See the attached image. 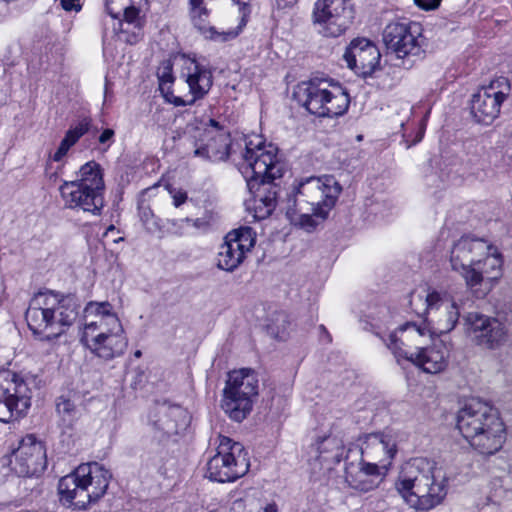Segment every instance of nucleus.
I'll use <instances>...</instances> for the list:
<instances>
[{
    "mask_svg": "<svg viewBox=\"0 0 512 512\" xmlns=\"http://www.w3.org/2000/svg\"><path fill=\"white\" fill-rule=\"evenodd\" d=\"M242 173L246 177L247 187L254 194L255 218L265 219L275 210L279 197V184L285 165L278 157V148L265 144L260 138L256 142L245 143Z\"/></svg>",
    "mask_w": 512,
    "mask_h": 512,
    "instance_id": "f257e3e1",
    "label": "nucleus"
},
{
    "mask_svg": "<svg viewBox=\"0 0 512 512\" xmlns=\"http://www.w3.org/2000/svg\"><path fill=\"white\" fill-rule=\"evenodd\" d=\"M341 192L332 175L302 178L281 200L282 209L292 224L312 232L328 218Z\"/></svg>",
    "mask_w": 512,
    "mask_h": 512,
    "instance_id": "f03ea898",
    "label": "nucleus"
},
{
    "mask_svg": "<svg viewBox=\"0 0 512 512\" xmlns=\"http://www.w3.org/2000/svg\"><path fill=\"white\" fill-rule=\"evenodd\" d=\"M395 488L411 508L422 511L440 504L447 494L442 469L435 461L422 457L403 464Z\"/></svg>",
    "mask_w": 512,
    "mask_h": 512,
    "instance_id": "7ed1b4c3",
    "label": "nucleus"
},
{
    "mask_svg": "<svg viewBox=\"0 0 512 512\" xmlns=\"http://www.w3.org/2000/svg\"><path fill=\"white\" fill-rule=\"evenodd\" d=\"M456 427L469 445L484 456L497 453L506 441V427L497 409L471 399L457 413Z\"/></svg>",
    "mask_w": 512,
    "mask_h": 512,
    "instance_id": "20e7f679",
    "label": "nucleus"
},
{
    "mask_svg": "<svg viewBox=\"0 0 512 512\" xmlns=\"http://www.w3.org/2000/svg\"><path fill=\"white\" fill-rule=\"evenodd\" d=\"M79 310L80 304L74 295L40 291L30 300L25 319L33 334L52 340L76 321Z\"/></svg>",
    "mask_w": 512,
    "mask_h": 512,
    "instance_id": "39448f33",
    "label": "nucleus"
},
{
    "mask_svg": "<svg viewBox=\"0 0 512 512\" xmlns=\"http://www.w3.org/2000/svg\"><path fill=\"white\" fill-rule=\"evenodd\" d=\"M111 477L110 471L101 464L83 463L59 480L60 501L77 510L86 509L106 493Z\"/></svg>",
    "mask_w": 512,
    "mask_h": 512,
    "instance_id": "423d86ee",
    "label": "nucleus"
},
{
    "mask_svg": "<svg viewBox=\"0 0 512 512\" xmlns=\"http://www.w3.org/2000/svg\"><path fill=\"white\" fill-rule=\"evenodd\" d=\"M259 380L257 373L249 368L233 370L223 389L221 408L235 422H242L251 413L258 396Z\"/></svg>",
    "mask_w": 512,
    "mask_h": 512,
    "instance_id": "0eeeda50",
    "label": "nucleus"
},
{
    "mask_svg": "<svg viewBox=\"0 0 512 512\" xmlns=\"http://www.w3.org/2000/svg\"><path fill=\"white\" fill-rule=\"evenodd\" d=\"M180 78L185 81L189 87L190 99H184L174 95L169 91H165V85L171 84L174 80L172 66L170 63L165 64L158 73L159 85L166 100L175 106H187L194 104L197 100L202 99L208 94L213 85L212 71L205 65L199 63L194 58H184L180 72Z\"/></svg>",
    "mask_w": 512,
    "mask_h": 512,
    "instance_id": "6e6552de",
    "label": "nucleus"
},
{
    "mask_svg": "<svg viewBox=\"0 0 512 512\" xmlns=\"http://www.w3.org/2000/svg\"><path fill=\"white\" fill-rule=\"evenodd\" d=\"M216 454L206 464L205 476L214 482H234L250 468L248 451L243 444L223 435L217 437Z\"/></svg>",
    "mask_w": 512,
    "mask_h": 512,
    "instance_id": "1a4fd4ad",
    "label": "nucleus"
},
{
    "mask_svg": "<svg viewBox=\"0 0 512 512\" xmlns=\"http://www.w3.org/2000/svg\"><path fill=\"white\" fill-rule=\"evenodd\" d=\"M107 320L85 323L81 337V342L93 354L106 361L121 356L128 345L118 317L108 316Z\"/></svg>",
    "mask_w": 512,
    "mask_h": 512,
    "instance_id": "9d476101",
    "label": "nucleus"
},
{
    "mask_svg": "<svg viewBox=\"0 0 512 512\" xmlns=\"http://www.w3.org/2000/svg\"><path fill=\"white\" fill-rule=\"evenodd\" d=\"M422 35L420 26L412 22H391L383 31V42L388 53L402 60V67L409 69L416 59L422 57Z\"/></svg>",
    "mask_w": 512,
    "mask_h": 512,
    "instance_id": "9b49d317",
    "label": "nucleus"
},
{
    "mask_svg": "<svg viewBox=\"0 0 512 512\" xmlns=\"http://www.w3.org/2000/svg\"><path fill=\"white\" fill-rule=\"evenodd\" d=\"M355 17L350 0H317L312 10V23L324 37H339Z\"/></svg>",
    "mask_w": 512,
    "mask_h": 512,
    "instance_id": "f8f14e48",
    "label": "nucleus"
},
{
    "mask_svg": "<svg viewBox=\"0 0 512 512\" xmlns=\"http://www.w3.org/2000/svg\"><path fill=\"white\" fill-rule=\"evenodd\" d=\"M510 91L509 80L502 76L481 86L470 100V110L474 120L483 125L492 124L499 117L501 107Z\"/></svg>",
    "mask_w": 512,
    "mask_h": 512,
    "instance_id": "ddd939ff",
    "label": "nucleus"
},
{
    "mask_svg": "<svg viewBox=\"0 0 512 512\" xmlns=\"http://www.w3.org/2000/svg\"><path fill=\"white\" fill-rule=\"evenodd\" d=\"M467 334L482 348L496 350L508 340L506 325L496 317L479 312H469L463 316Z\"/></svg>",
    "mask_w": 512,
    "mask_h": 512,
    "instance_id": "4468645a",
    "label": "nucleus"
},
{
    "mask_svg": "<svg viewBox=\"0 0 512 512\" xmlns=\"http://www.w3.org/2000/svg\"><path fill=\"white\" fill-rule=\"evenodd\" d=\"M31 390L16 373H0V421L8 422L14 413H24L31 405Z\"/></svg>",
    "mask_w": 512,
    "mask_h": 512,
    "instance_id": "2eb2a0df",
    "label": "nucleus"
},
{
    "mask_svg": "<svg viewBox=\"0 0 512 512\" xmlns=\"http://www.w3.org/2000/svg\"><path fill=\"white\" fill-rule=\"evenodd\" d=\"M344 461L345 481L351 488L367 492L378 485L382 477L381 468L379 464L363 459L359 445L352 444L347 448Z\"/></svg>",
    "mask_w": 512,
    "mask_h": 512,
    "instance_id": "dca6fc26",
    "label": "nucleus"
},
{
    "mask_svg": "<svg viewBox=\"0 0 512 512\" xmlns=\"http://www.w3.org/2000/svg\"><path fill=\"white\" fill-rule=\"evenodd\" d=\"M230 148V133L214 119H210L205 129L198 130L194 135L195 157L213 162L225 161L229 157Z\"/></svg>",
    "mask_w": 512,
    "mask_h": 512,
    "instance_id": "f3484780",
    "label": "nucleus"
},
{
    "mask_svg": "<svg viewBox=\"0 0 512 512\" xmlns=\"http://www.w3.org/2000/svg\"><path fill=\"white\" fill-rule=\"evenodd\" d=\"M425 305L427 320L432 324V334H446L455 328L460 311L456 302L447 293H428L425 296Z\"/></svg>",
    "mask_w": 512,
    "mask_h": 512,
    "instance_id": "a211bd4d",
    "label": "nucleus"
},
{
    "mask_svg": "<svg viewBox=\"0 0 512 512\" xmlns=\"http://www.w3.org/2000/svg\"><path fill=\"white\" fill-rule=\"evenodd\" d=\"M376 335L386 343L398 363L401 360L411 362L423 348L426 329L414 323H406L390 333L388 339L379 332H376Z\"/></svg>",
    "mask_w": 512,
    "mask_h": 512,
    "instance_id": "6ab92c4d",
    "label": "nucleus"
},
{
    "mask_svg": "<svg viewBox=\"0 0 512 512\" xmlns=\"http://www.w3.org/2000/svg\"><path fill=\"white\" fill-rule=\"evenodd\" d=\"M490 244L482 238L463 236L456 241L451 249L450 263L454 271L467 281L476 265L482 264V257L488 253Z\"/></svg>",
    "mask_w": 512,
    "mask_h": 512,
    "instance_id": "aec40b11",
    "label": "nucleus"
},
{
    "mask_svg": "<svg viewBox=\"0 0 512 512\" xmlns=\"http://www.w3.org/2000/svg\"><path fill=\"white\" fill-rule=\"evenodd\" d=\"M13 469L19 476L31 477L42 473L47 466L46 450L34 435H26L13 450Z\"/></svg>",
    "mask_w": 512,
    "mask_h": 512,
    "instance_id": "412c9836",
    "label": "nucleus"
},
{
    "mask_svg": "<svg viewBox=\"0 0 512 512\" xmlns=\"http://www.w3.org/2000/svg\"><path fill=\"white\" fill-rule=\"evenodd\" d=\"M503 260L497 248L490 244V249L482 257V264L476 265L470 276H467L466 285L477 298L485 297L492 289L494 282L502 274Z\"/></svg>",
    "mask_w": 512,
    "mask_h": 512,
    "instance_id": "4be33fe9",
    "label": "nucleus"
},
{
    "mask_svg": "<svg viewBox=\"0 0 512 512\" xmlns=\"http://www.w3.org/2000/svg\"><path fill=\"white\" fill-rule=\"evenodd\" d=\"M343 58L347 66L362 77L371 76L380 65L378 47L367 38H356L347 47Z\"/></svg>",
    "mask_w": 512,
    "mask_h": 512,
    "instance_id": "5701e85b",
    "label": "nucleus"
},
{
    "mask_svg": "<svg viewBox=\"0 0 512 512\" xmlns=\"http://www.w3.org/2000/svg\"><path fill=\"white\" fill-rule=\"evenodd\" d=\"M64 206L98 216L105 205L104 195L78 186L76 182L63 181L59 187Z\"/></svg>",
    "mask_w": 512,
    "mask_h": 512,
    "instance_id": "b1692460",
    "label": "nucleus"
},
{
    "mask_svg": "<svg viewBox=\"0 0 512 512\" xmlns=\"http://www.w3.org/2000/svg\"><path fill=\"white\" fill-rule=\"evenodd\" d=\"M330 82L327 79H312L297 85L294 91L295 100L306 110L318 117L325 111V101L328 97Z\"/></svg>",
    "mask_w": 512,
    "mask_h": 512,
    "instance_id": "393cba45",
    "label": "nucleus"
},
{
    "mask_svg": "<svg viewBox=\"0 0 512 512\" xmlns=\"http://www.w3.org/2000/svg\"><path fill=\"white\" fill-rule=\"evenodd\" d=\"M366 456L379 464L380 468L387 469L395 456L396 439L391 431L371 433L365 436L364 446H359Z\"/></svg>",
    "mask_w": 512,
    "mask_h": 512,
    "instance_id": "a878e982",
    "label": "nucleus"
},
{
    "mask_svg": "<svg viewBox=\"0 0 512 512\" xmlns=\"http://www.w3.org/2000/svg\"><path fill=\"white\" fill-rule=\"evenodd\" d=\"M188 12L191 22L206 38L226 42L236 38L239 35V30H227L219 32L208 23L209 10L207 9L204 0H187Z\"/></svg>",
    "mask_w": 512,
    "mask_h": 512,
    "instance_id": "bb28decb",
    "label": "nucleus"
},
{
    "mask_svg": "<svg viewBox=\"0 0 512 512\" xmlns=\"http://www.w3.org/2000/svg\"><path fill=\"white\" fill-rule=\"evenodd\" d=\"M156 416L154 426L168 436L184 431L191 420L189 412L179 405L162 404L157 408Z\"/></svg>",
    "mask_w": 512,
    "mask_h": 512,
    "instance_id": "cd10ccee",
    "label": "nucleus"
},
{
    "mask_svg": "<svg viewBox=\"0 0 512 512\" xmlns=\"http://www.w3.org/2000/svg\"><path fill=\"white\" fill-rule=\"evenodd\" d=\"M448 357V349L442 341H439L420 349L411 363L426 373L437 374L447 367Z\"/></svg>",
    "mask_w": 512,
    "mask_h": 512,
    "instance_id": "c85d7f7f",
    "label": "nucleus"
},
{
    "mask_svg": "<svg viewBox=\"0 0 512 512\" xmlns=\"http://www.w3.org/2000/svg\"><path fill=\"white\" fill-rule=\"evenodd\" d=\"M70 182H76L80 187L104 195L105 183L103 170L96 161H89L82 165L76 173V179Z\"/></svg>",
    "mask_w": 512,
    "mask_h": 512,
    "instance_id": "c756f323",
    "label": "nucleus"
},
{
    "mask_svg": "<svg viewBox=\"0 0 512 512\" xmlns=\"http://www.w3.org/2000/svg\"><path fill=\"white\" fill-rule=\"evenodd\" d=\"M328 91V97L325 101V111L321 117H337L343 115L350 104L349 94L339 84H331Z\"/></svg>",
    "mask_w": 512,
    "mask_h": 512,
    "instance_id": "7c9ffc66",
    "label": "nucleus"
},
{
    "mask_svg": "<svg viewBox=\"0 0 512 512\" xmlns=\"http://www.w3.org/2000/svg\"><path fill=\"white\" fill-rule=\"evenodd\" d=\"M317 450L318 461L321 465H325L327 469H331L332 465L340 463L347 451L336 437L324 438L319 443Z\"/></svg>",
    "mask_w": 512,
    "mask_h": 512,
    "instance_id": "2f4dec72",
    "label": "nucleus"
},
{
    "mask_svg": "<svg viewBox=\"0 0 512 512\" xmlns=\"http://www.w3.org/2000/svg\"><path fill=\"white\" fill-rule=\"evenodd\" d=\"M245 257L244 252L239 249V246L225 238L218 249L217 267L221 270L232 272L240 266Z\"/></svg>",
    "mask_w": 512,
    "mask_h": 512,
    "instance_id": "473e14b6",
    "label": "nucleus"
},
{
    "mask_svg": "<svg viewBox=\"0 0 512 512\" xmlns=\"http://www.w3.org/2000/svg\"><path fill=\"white\" fill-rule=\"evenodd\" d=\"M233 244L239 246V249L246 253L251 251L256 243V233L251 227H240L236 230L229 232L226 236Z\"/></svg>",
    "mask_w": 512,
    "mask_h": 512,
    "instance_id": "72a5a7b5",
    "label": "nucleus"
},
{
    "mask_svg": "<svg viewBox=\"0 0 512 512\" xmlns=\"http://www.w3.org/2000/svg\"><path fill=\"white\" fill-rule=\"evenodd\" d=\"M166 456L167 452L162 448L155 451H147L142 456L141 466L148 473L156 472L160 475H164L166 473Z\"/></svg>",
    "mask_w": 512,
    "mask_h": 512,
    "instance_id": "f704fd0d",
    "label": "nucleus"
},
{
    "mask_svg": "<svg viewBox=\"0 0 512 512\" xmlns=\"http://www.w3.org/2000/svg\"><path fill=\"white\" fill-rule=\"evenodd\" d=\"M141 11L139 8L131 5L124 9L123 12V24L127 26H132L133 28L138 30V33H133L134 40L128 39L130 43L137 42L138 36L140 35V31L144 25V19L141 16Z\"/></svg>",
    "mask_w": 512,
    "mask_h": 512,
    "instance_id": "c9c22d12",
    "label": "nucleus"
},
{
    "mask_svg": "<svg viewBox=\"0 0 512 512\" xmlns=\"http://www.w3.org/2000/svg\"><path fill=\"white\" fill-rule=\"evenodd\" d=\"M56 411L64 422L72 423L78 417V409L70 399L60 396L56 400Z\"/></svg>",
    "mask_w": 512,
    "mask_h": 512,
    "instance_id": "e433bc0d",
    "label": "nucleus"
},
{
    "mask_svg": "<svg viewBox=\"0 0 512 512\" xmlns=\"http://www.w3.org/2000/svg\"><path fill=\"white\" fill-rule=\"evenodd\" d=\"M112 306L109 302H89L85 307L86 316L94 314L97 317L96 321H108V316H116L111 312Z\"/></svg>",
    "mask_w": 512,
    "mask_h": 512,
    "instance_id": "4c0bfd02",
    "label": "nucleus"
},
{
    "mask_svg": "<svg viewBox=\"0 0 512 512\" xmlns=\"http://www.w3.org/2000/svg\"><path fill=\"white\" fill-rule=\"evenodd\" d=\"M185 222L205 232L216 222V215L213 211H205L201 217L196 219L186 218Z\"/></svg>",
    "mask_w": 512,
    "mask_h": 512,
    "instance_id": "58836bf2",
    "label": "nucleus"
},
{
    "mask_svg": "<svg viewBox=\"0 0 512 512\" xmlns=\"http://www.w3.org/2000/svg\"><path fill=\"white\" fill-rule=\"evenodd\" d=\"M235 4L239 6V12H240V22L236 28L233 30H239V33L243 29V27L247 23V19L250 15L251 8H250V0H232Z\"/></svg>",
    "mask_w": 512,
    "mask_h": 512,
    "instance_id": "ea45409f",
    "label": "nucleus"
},
{
    "mask_svg": "<svg viewBox=\"0 0 512 512\" xmlns=\"http://www.w3.org/2000/svg\"><path fill=\"white\" fill-rule=\"evenodd\" d=\"M91 127V119L88 117L82 118L75 126L71 127L74 130V133L81 138L84 134H86Z\"/></svg>",
    "mask_w": 512,
    "mask_h": 512,
    "instance_id": "a19ab883",
    "label": "nucleus"
},
{
    "mask_svg": "<svg viewBox=\"0 0 512 512\" xmlns=\"http://www.w3.org/2000/svg\"><path fill=\"white\" fill-rule=\"evenodd\" d=\"M61 7L66 12H80L82 9V1L81 0H61Z\"/></svg>",
    "mask_w": 512,
    "mask_h": 512,
    "instance_id": "79ce46f5",
    "label": "nucleus"
},
{
    "mask_svg": "<svg viewBox=\"0 0 512 512\" xmlns=\"http://www.w3.org/2000/svg\"><path fill=\"white\" fill-rule=\"evenodd\" d=\"M72 146L65 142L63 139L62 141L60 142V145L58 147V149L56 150V152L53 154L52 156V159L56 162H59L61 161L65 156L66 154L68 153L69 149L71 148Z\"/></svg>",
    "mask_w": 512,
    "mask_h": 512,
    "instance_id": "37998d69",
    "label": "nucleus"
},
{
    "mask_svg": "<svg viewBox=\"0 0 512 512\" xmlns=\"http://www.w3.org/2000/svg\"><path fill=\"white\" fill-rule=\"evenodd\" d=\"M442 0H414L415 4L423 10H434L439 7Z\"/></svg>",
    "mask_w": 512,
    "mask_h": 512,
    "instance_id": "c03bdc74",
    "label": "nucleus"
},
{
    "mask_svg": "<svg viewBox=\"0 0 512 512\" xmlns=\"http://www.w3.org/2000/svg\"><path fill=\"white\" fill-rule=\"evenodd\" d=\"M171 194H172V198H173V204L175 207L181 206L187 200V193L185 191L174 190V191H171Z\"/></svg>",
    "mask_w": 512,
    "mask_h": 512,
    "instance_id": "a18cd8bd",
    "label": "nucleus"
},
{
    "mask_svg": "<svg viewBox=\"0 0 512 512\" xmlns=\"http://www.w3.org/2000/svg\"><path fill=\"white\" fill-rule=\"evenodd\" d=\"M114 134H115L114 130H112L110 128L103 130V132L100 134V136L98 138L99 143L106 144V143L110 142L113 139Z\"/></svg>",
    "mask_w": 512,
    "mask_h": 512,
    "instance_id": "49530a36",
    "label": "nucleus"
},
{
    "mask_svg": "<svg viewBox=\"0 0 512 512\" xmlns=\"http://www.w3.org/2000/svg\"><path fill=\"white\" fill-rule=\"evenodd\" d=\"M80 138L74 133L71 128L66 132L63 140L69 143L71 146L75 145Z\"/></svg>",
    "mask_w": 512,
    "mask_h": 512,
    "instance_id": "de8ad7c7",
    "label": "nucleus"
},
{
    "mask_svg": "<svg viewBox=\"0 0 512 512\" xmlns=\"http://www.w3.org/2000/svg\"><path fill=\"white\" fill-rule=\"evenodd\" d=\"M139 214H140L141 220L144 223H146L149 220V218L153 215L152 211L150 210L149 207H143V206H139Z\"/></svg>",
    "mask_w": 512,
    "mask_h": 512,
    "instance_id": "09e8293b",
    "label": "nucleus"
},
{
    "mask_svg": "<svg viewBox=\"0 0 512 512\" xmlns=\"http://www.w3.org/2000/svg\"><path fill=\"white\" fill-rule=\"evenodd\" d=\"M297 0H276L278 8H285L287 6H293Z\"/></svg>",
    "mask_w": 512,
    "mask_h": 512,
    "instance_id": "8fccbe9b",
    "label": "nucleus"
},
{
    "mask_svg": "<svg viewBox=\"0 0 512 512\" xmlns=\"http://www.w3.org/2000/svg\"><path fill=\"white\" fill-rule=\"evenodd\" d=\"M261 512H277V507L274 504H269L264 507Z\"/></svg>",
    "mask_w": 512,
    "mask_h": 512,
    "instance_id": "3c124183",
    "label": "nucleus"
},
{
    "mask_svg": "<svg viewBox=\"0 0 512 512\" xmlns=\"http://www.w3.org/2000/svg\"><path fill=\"white\" fill-rule=\"evenodd\" d=\"M418 298L420 301L422 300V297L420 295H415L414 293L411 295V300H410V303L411 305L413 304L415 298Z\"/></svg>",
    "mask_w": 512,
    "mask_h": 512,
    "instance_id": "603ef678",
    "label": "nucleus"
},
{
    "mask_svg": "<svg viewBox=\"0 0 512 512\" xmlns=\"http://www.w3.org/2000/svg\"><path fill=\"white\" fill-rule=\"evenodd\" d=\"M61 309H57V312H54L53 313V318H55V320L58 322L59 318L61 317L60 314H59V311Z\"/></svg>",
    "mask_w": 512,
    "mask_h": 512,
    "instance_id": "864d4df0",
    "label": "nucleus"
},
{
    "mask_svg": "<svg viewBox=\"0 0 512 512\" xmlns=\"http://www.w3.org/2000/svg\"><path fill=\"white\" fill-rule=\"evenodd\" d=\"M114 229H115L114 225H110V226L107 228V230H106V232H105V234H104V235H107L110 231H113Z\"/></svg>",
    "mask_w": 512,
    "mask_h": 512,
    "instance_id": "5fc2aeb1",
    "label": "nucleus"
},
{
    "mask_svg": "<svg viewBox=\"0 0 512 512\" xmlns=\"http://www.w3.org/2000/svg\"><path fill=\"white\" fill-rule=\"evenodd\" d=\"M141 355H142V353H141V351H140V350H137V351H135V352H134V356H135L136 358L141 357Z\"/></svg>",
    "mask_w": 512,
    "mask_h": 512,
    "instance_id": "6e6d98bb",
    "label": "nucleus"
},
{
    "mask_svg": "<svg viewBox=\"0 0 512 512\" xmlns=\"http://www.w3.org/2000/svg\"><path fill=\"white\" fill-rule=\"evenodd\" d=\"M421 139H422V134H421V135H419V136L417 137V139L414 141V143H413V144H415V143H417V142L421 141Z\"/></svg>",
    "mask_w": 512,
    "mask_h": 512,
    "instance_id": "4d7b16f0",
    "label": "nucleus"
},
{
    "mask_svg": "<svg viewBox=\"0 0 512 512\" xmlns=\"http://www.w3.org/2000/svg\"><path fill=\"white\" fill-rule=\"evenodd\" d=\"M109 13H110V15H111L112 17H114V18H117V17H118V14H114L112 11H110Z\"/></svg>",
    "mask_w": 512,
    "mask_h": 512,
    "instance_id": "13d9d810",
    "label": "nucleus"
}]
</instances>
